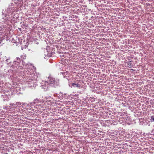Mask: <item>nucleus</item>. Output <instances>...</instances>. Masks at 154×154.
I'll return each instance as SVG.
<instances>
[{
  "mask_svg": "<svg viewBox=\"0 0 154 154\" xmlns=\"http://www.w3.org/2000/svg\"><path fill=\"white\" fill-rule=\"evenodd\" d=\"M55 82L54 78L52 77H48L47 81L45 82L44 84L42 85V87L45 89L49 86H51L54 85Z\"/></svg>",
  "mask_w": 154,
  "mask_h": 154,
  "instance_id": "nucleus-1",
  "label": "nucleus"
},
{
  "mask_svg": "<svg viewBox=\"0 0 154 154\" xmlns=\"http://www.w3.org/2000/svg\"><path fill=\"white\" fill-rule=\"evenodd\" d=\"M17 60H18V62L17 61H15L14 62V69H21V67L20 66V63L18 62L19 60L17 58Z\"/></svg>",
  "mask_w": 154,
  "mask_h": 154,
  "instance_id": "nucleus-2",
  "label": "nucleus"
},
{
  "mask_svg": "<svg viewBox=\"0 0 154 154\" xmlns=\"http://www.w3.org/2000/svg\"><path fill=\"white\" fill-rule=\"evenodd\" d=\"M45 104L48 107H49V106L53 105L54 104V102L51 101V100H47L45 102Z\"/></svg>",
  "mask_w": 154,
  "mask_h": 154,
  "instance_id": "nucleus-3",
  "label": "nucleus"
},
{
  "mask_svg": "<svg viewBox=\"0 0 154 154\" xmlns=\"http://www.w3.org/2000/svg\"><path fill=\"white\" fill-rule=\"evenodd\" d=\"M72 85L74 87H77L78 88L80 89L81 85L80 84H76L75 83H71Z\"/></svg>",
  "mask_w": 154,
  "mask_h": 154,
  "instance_id": "nucleus-4",
  "label": "nucleus"
},
{
  "mask_svg": "<svg viewBox=\"0 0 154 154\" xmlns=\"http://www.w3.org/2000/svg\"><path fill=\"white\" fill-rule=\"evenodd\" d=\"M39 102V100L38 99H37L33 101V103L35 104L37 103H38Z\"/></svg>",
  "mask_w": 154,
  "mask_h": 154,
  "instance_id": "nucleus-5",
  "label": "nucleus"
},
{
  "mask_svg": "<svg viewBox=\"0 0 154 154\" xmlns=\"http://www.w3.org/2000/svg\"><path fill=\"white\" fill-rule=\"evenodd\" d=\"M129 64H130L129 63L128 64V65H129L128 67H131V63H130V65H129Z\"/></svg>",
  "mask_w": 154,
  "mask_h": 154,
  "instance_id": "nucleus-6",
  "label": "nucleus"
},
{
  "mask_svg": "<svg viewBox=\"0 0 154 154\" xmlns=\"http://www.w3.org/2000/svg\"><path fill=\"white\" fill-rule=\"evenodd\" d=\"M51 98V97H48L47 98V99H49V98Z\"/></svg>",
  "mask_w": 154,
  "mask_h": 154,
  "instance_id": "nucleus-7",
  "label": "nucleus"
},
{
  "mask_svg": "<svg viewBox=\"0 0 154 154\" xmlns=\"http://www.w3.org/2000/svg\"><path fill=\"white\" fill-rule=\"evenodd\" d=\"M152 120L153 121H154V118Z\"/></svg>",
  "mask_w": 154,
  "mask_h": 154,
  "instance_id": "nucleus-8",
  "label": "nucleus"
}]
</instances>
